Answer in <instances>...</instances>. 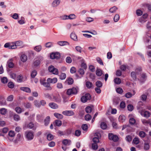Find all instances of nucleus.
I'll return each instance as SVG.
<instances>
[{"label":"nucleus","instance_id":"47","mask_svg":"<svg viewBox=\"0 0 151 151\" xmlns=\"http://www.w3.org/2000/svg\"><path fill=\"white\" fill-rule=\"evenodd\" d=\"M53 138V136L51 134H49L47 136V139L49 141L52 140Z\"/></svg>","mask_w":151,"mask_h":151},{"label":"nucleus","instance_id":"18","mask_svg":"<svg viewBox=\"0 0 151 151\" xmlns=\"http://www.w3.org/2000/svg\"><path fill=\"white\" fill-rule=\"evenodd\" d=\"M58 44L61 46H63L65 45H67L69 44L68 42L65 41H60L58 42Z\"/></svg>","mask_w":151,"mask_h":151},{"label":"nucleus","instance_id":"13","mask_svg":"<svg viewBox=\"0 0 151 151\" xmlns=\"http://www.w3.org/2000/svg\"><path fill=\"white\" fill-rule=\"evenodd\" d=\"M20 59L21 61L23 62H25L27 60V57L26 55L25 54H22L20 57Z\"/></svg>","mask_w":151,"mask_h":151},{"label":"nucleus","instance_id":"36","mask_svg":"<svg viewBox=\"0 0 151 151\" xmlns=\"http://www.w3.org/2000/svg\"><path fill=\"white\" fill-rule=\"evenodd\" d=\"M150 145L149 143L148 142H145L144 144V148L145 150H147L149 149Z\"/></svg>","mask_w":151,"mask_h":151},{"label":"nucleus","instance_id":"3","mask_svg":"<svg viewBox=\"0 0 151 151\" xmlns=\"http://www.w3.org/2000/svg\"><path fill=\"white\" fill-rule=\"evenodd\" d=\"M91 96L89 93H86L85 95L83 96L81 98V101L83 103H85L88 100H90Z\"/></svg>","mask_w":151,"mask_h":151},{"label":"nucleus","instance_id":"26","mask_svg":"<svg viewBox=\"0 0 151 151\" xmlns=\"http://www.w3.org/2000/svg\"><path fill=\"white\" fill-rule=\"evenodd\" d=\"M50 120V117L49 116H47L45 119L44 120L45 125L46 126H47L49 124Z\"/></svg>","mask_w":151,"mask_h":151},{"label":"nucleus","instance_id":"42","mask_svg":"<svg viewBox=\"0 0 151 151\" xmlns=\"http://www.w3.org/2000/svg\"><path fill=\"white\" fill-rule=\"evenodd\" d=\"M53 45V43L51 42H49L46 43L45 44V46L46 47L50 48Z\"/></svg>","mask_w":151,"mask_h":151},{"label":"nucleus","instance_id":"8","mask_svg":"<svg viewBox=\"0 0 151 151\" xmlns=\"http://www.w3.org/2000/svg\"><path fill=\"white\" fill-rule=\"evenodd\" d=\"M62 114L68 116H73L74 115V112L72 111H65L62 112Z\"/></svg>","mask_w":151,"mask_h":151},{"label":"nucleus","instance_id":"52","mask_svg":"<svg viewBox=\"0 0 151 151\" xmlns=\"http://www.w3.org/2000/svg\"><path fill=\"white\" fill-rule=\"evenodd\" d=\"M67 81L69 85H71L73 84V80L72 78H69Z\"/></svg>","mask_w":151,"mask_h":151},{"label":"nucleus","instance_id":"60","mask_svg":"<svg viewBox=\"0 0 151 151\" xmlns=\"http://www.w3.org/2000/svg\"><path fill=\"white\" fill-rule=\"evenodd\" d=\"M24 20V18L23 17H21V19L19 20L18 22L20 24H23L25 23Z\"/></svg>","mask_w":151,"mask_h":151},{"label":"nucleus","instance_id":"7","mask_svg":"<svg viewBox=\"0 0 151 151\" xmlns=\"http://www.w3.org/2000/svg\"><path fill=\"white\" fill-rule=\"evenodd\" d=\"M60 54L59 53L56 52L51 54L50 56V58L52 59H58L60 57Z\"/></svg>","mask_w":151,"mask_h":151},{"label":"nucleus","instance_id":"16","mask_svg":"<svg viewBox=\"0 0 151 151\" xmlns=\"http://www.w3.org/2000/svg\"><path fill=\"white\" fill-rule=\"evenodd\" d=\"M54 115L57 118L59 119H62L63 117V116L62 114L57 113H54Z\"/></svg>","mask_w":151,"mask_h":151},{"label":"nucleus","instance_id":"38","mask_svg":"<svg viewBox=\"0 0 151 151\" xmlns=\"http://www.w3.org/2000/svg\"><path fill=\"white\" fill-rule=\"evenodd\" d=\"M119 19V14H116L114 16V22H116Z\"/></svg>","mask_w":151,"mask_h":151},{"label":"nucleus","instance_id":"51","mask_svg":"<svg viewBox=\"0 0 151 151\" xmlns=\"http://www.w3.org/2000/svg\"><path fill=\"white\" fill-rule=\"evenodd\" d=\"M66 77V75L65 73H62L60 76V78L61 80L65 79Z\"/></svg>","mask_w":151,"mask_h":151},{"label":"nucleus","instance_id":"44","mask_svg":"<svg viewBox=\"0 0 151 151\" xmlns=\"http://www.w3.org/2000/svg\"><path fill=\"white\" fill-rule=\"evenodd\" d=\"M14 98V96L11 95L9 96L7 98L6 100L8 101H13Z\"/></svg>","mask_w":151,"mask_h":151},{"label":"nucleus","instance_id":"14","mask_svg":"<svg viewBox=\"0 0 151 151\" xmlns=\"http://www.w3.org/2000/svg\"><path fill=\"white\" fill-rule=\"evenodd\" d=\"M52 100L53 99L56 102H60V97L58 96L52 95L51 96Z\"/></svg>","mask_w":151,"mask_h":151},{"label":"nucleus","instance_id":"17","mask_svg":"<svg viewBox=\"0 0 151 151\" xmlns=\"http://www.w3.org/2000/svg\"><path fill=\"white\" fill-rule=\"evenodd\" d=\"M20 89L27 93H30L31 92L30 89L28 87H22Z\"/></svg>","mask_w":151,"mask_h":151},{"label":"nucleus","instance_id":"43","mask_svg":"<svg viewBox=\"0 0 151 151\" xmlns=\"http://www.w3.org/2000/svg\"><path fill=\"white\" fill-rule=\"evenodd\" d=\"M85 119L86 121H89L91 119V116L90 115L87 114L85 116Z\"/></svg>","mask_w":151,"mask_h":151},{"label":"nucleus","instance_id":"58","mask_svg":"<svg viewBox=\"0 0 151 151\" xmlns=\"http://www.w3.org/2000/svg\"><path fill=\"white\" fill-rule=\"evenodd\" d=\"M139 135L140 137L143 138L145 136V133L143 131H141L139 133Z\"/></svg>","mask_w":151,"mask_h":151},{"label":"nucleus","instance_id":"6","mask_svg":"<svg viewBox=\"0 0 151 151\" xmlns=\"http://www.w3.org/2000/svg\"><path fill=\"white\" fill-rule=\"evenodd\" d=\"M139 112L142 116L146 118L149 117L151 114L148 111H139Z\"/></svg>","mask_w":151,"mask_h":151},{"label":"nucleus","instance_id":"23","mask_svg":"<svg viewBox=\"0 0 151 151\" xmlns=\"http://www.w3.org/2000/svg\"><path fill=\"white\" fill-rule=\"evenodd\" d=\"M103 74L102 71L100 69L97 68L96 71V75L99 76H101Z\"/></svg>","mask_w":151,"mask_h":151},{"label":"nucleus","instance_id":"32","mask_svg":"<svg viewBox=\"0 0 151 151\" xmlns=\"http://www.w3.org/2000/svg\"><path fill=\"white\" fill-rule=\"evenodd\" d=\"M142 70L141 68L140 67H138L135 69V72L137 75H138L141 73Z\"/></svg>","mask_w":151,"mask_h":151},{"label":"nucleus","instance_id":"59","mask_svg":"<svg viewBox=\"0 0 151 151\" xmlns=\"http://www.w3.org/2000/svg\"><path fill=\"white\" fill-rule=\"evenodd\" d=\"M24 106L27 108H30L31 107L32 105L29 103H25L24 104Z\"/></svg>","mask_w":151,"mask_h":151},{"label":"nucleus","instance_id":"50","mask_svg":"<svg viewBox=\"0 0 151 151\" xmlns=\"http://www.w3.org/2000/svg\"><path fill=\"white\" fill-rule=\"evenodd\" d=\"M133 142L136 145L138 144L139 142V138L137 137L134 138L133 140Z\"/></svg>","mask_w":151,"mask_h":151},{"label":"nucleus","instance_id":"61","mask_svg":"<svg viewBox=\"0 0 151 151\" xmlns=\"http://www.w3.org/2000/svg\"><path fill=\"white\" fill-rule=\"evenodd\" d=\"M132 95V94L130 92H129L125 94V96L127 98H131Z\"/></svg>","mask_w":151,"mask_h":151},{"label":"nucleus","instance_id":"25","mask_svg":"<svg viewBox=\"0 0 151 151\" xmlns=\"http://www.w3.org/2000/svg\"><path fill=\"white\" fill-rule=\"evenodd\" d=\"M125 117L124 115H120L119 117V121L121 122H124L125 120Z\"/></svg>","mask_w":151,"mask_h":151},{"label":"nucleus","instance_id":"63","mask_svg":"<svg viewBox=\"0 0 151 151\" xmlns=\"http://www.w3.org/2000/svg\"><path fill=\"white\" fill-rule=\"evenodd\" d=\"M66 63H70L72 62V59L70 57H67L66 58Z\"/></svg>","mask_w":151,"mask_h":151},{"label":"nucleus","instance_id":"5","mask_svg":"<svg viewBox=\"0 0 151 151\" xmlns=\"http://www.w3.org/2000/svg\"><path fill=\"white\" fill-rule=\"evenodd\" d=\"M108 137L110 140H113L114 142H117L119 139V138L117 136L114 135L112 133H109Z\"/></svg>","mask_w":151,"mask_h":151},{"label":"nucleus","instance_id":"53","mask_svg":"<svg viewBox=\"0 0 151 151\" xmlns=\"http://www.w3.org/2000/svg\"><path fill=\"white\" fill-rule=\"evenodd\" d=\"M82 129L84 131H86L88 128L87 125L86 124H83L81 126Z\"/></svg>","mask_w":151,"mask_h":151},{"label":"nucleus","instance_id":"27","mask_svg":"<svg viewBox=\"0 0 151 151\" xmlns=\"http://www.w3.org/2000/svg\"><path fill=\"white\" fill-rule=\"evenodd\" d=\"M118 8L115 6H114L109 9V12L111 13H114L116 12Z\"/></svg>","mask_w":151,"mask_h":151},{"label":"nucleus","instance_id":"10","mask_svg":"<svg viewBox=\"0 0 151 151\" xmlns=\"http://www.w3.org/2000/svg\"><path fill=\"white\" fill-rule=\"evenodd\" d=\"M13 60V58H11L9 59L7 62L8 66L10 68H12L14 67V64L12 62Z\"/></svg>","mask_w":151,"mask_h":151},{"label":"nucleus","instance_id":"11","mask_svg":"<svg viewBox=\"0 0 151 151\" xmlns=\"http://www.w3.org/2000/svg\"><path fill=\"white\" fill-rule=\"evenodd\" d=\"M60 0H54L52 3V6L53 7L57 6L60 4Z\"/></svg>","mask_w":151,"mask_h":151},{"label":"nucleus","instance_id":"20","mask_svg":"<svg viewBox=\"0 0 151 151\" xmlns=\"http://www.w3.org/2000/svg\"><path fill=\"white\" fill-rule=\"evenodd\" d=\"M70 36L71 38L73 40L75 41L78 40L77 36L75 33H72L70 35Z\"/></svg>","mask_w":151,"mask_h":151},{"label":"nucleus","instance_id":"15","mask_svg":"<svg viewBox=\"0 0 151 151\" xmlns=\"http://www.w3.org/2000/svg\"><path fill=\"white\" fill-rule=\"evenodd\" d=\"M62 143L64 145L68 146L70 144L71 141L69 140L65 139L63 141Z\"/></svg>","mask_w":151,"mask_h":151},{"label":"nucleus","instance_id":"49","mask_svg":"<svg viewBox=\"0 0 151 151\" xmlns=\"http://www.w3.org/2000/svg\"><path fill=\"white\" fill-rule=\"evenodd\" d=\"M1 81L3 83H6L8 82L7 78L6 77H3L1 78Z\"/></svg>","mask_w":151,"mask_h":151},{"label":"nucleus","instance_id":"56","mask_svg":"<svg viewBox=\"0 0 151 151\" xmlns=\"http://www.w3.org/2000/svg\"><path fill=\"white\" fill-rule=\"evenodd\" d=\"M40 106H45L46 104V102L44 100H42L40 101Z\"/></svg>","mask_w":151,"mask_h":151},{"label":"nucleus","instance_id":"35","mask_svg":"<svg viewBox=\"0 0 151 151\" xmlns=\"http://www.w3.org/2000/svg\"><path fill=\"white\" fill-rule=\"evenodd\" d=\"M137 75L135 72L133 71L131 72V76L134 80L136 79Z\"/></svg>","mask_w":151,"mask_h":151},{"label":"nucleus","instance_id":"21","mask_svg":"<svg viewBox=\"0 0 151 151\" xmlns=\"http://www.w3.org/2000/svg\"><path fill=\"white\" fill-rule=\"evenodd\" d=\"M100 126L101 128L103 129H106L107 127L106 123L104 122H101Z\"/></svg>","mask_w":151,"mask_h":151},{"label":"nucleus","instance_id":"4","mask_svg":"<svg viewBox=\"0 0 151 151\" xmlns=\"http://www.w3.org/2000/svg\"><path fill=\"white\" fill-rule=\"evenodd\" d=\"M48 70L50 72L54 74L57 75L58 73V70L52 65L49 67Z\"/></svg>","mask_w":151,"mask_h":151},{"label":"nucleus","instance_id":"33","mask_svg":"<svg viewBox=\"0 0 151 151\" xmlns=\"http://www.w3.org/2000/svg\"><path fill=\"white\" fill-rule=\"evenodd\" d=\"M92 109L90 106H88L85 109V111L86 113H90L92 111Z\"/></svg>","mask_w":151,"mask_h":151},{"label":"nucleus","instance_id":"41","mask_svg":"<svg viewBox=\"0 0 151 151\" xmlns=\"http://www.w3.org/2000/svg\"><path fill=\"white\" fill-rule=\"evenodd\" d=\"M136 122L135 120L133 118H130L129 119V123L132 125L134 124Z\"/></svg>","mask_w":151,"mask_h":151},{"label":"nucleus","instance_id":"28","mask_svg":"<svg viewBox=\"0 0 151 151\" xmlns=\"http://www.w3.org/2000/svg\"><path fill=\"white\" fill-rule=\"evenodd\" d=\"M43 116L42 114H37V119L39 121H42L43 119Z\"/></svg>","mask_w":151,"mask_h":151},{"label":"nucleus","instance_id":"12","mask_svg":"<svg viewBox=\"0 0 151 151\" xmlns=\"http://www.w3.org/2000/svg\"><path fill=\"white\" fill-rule=\"evenodd\" d=\"M49 106L53 109H56L58 108V106L54 103H50L49 104Z\"/></svg>","mask_w":151,"mask_h":151},{"label":"nucleus","instance_id":"1","mask_svg":"<svg viewBox=\"0 0 151 151\" xmlns=\"http://www.w3.org/2000/svg\"><path fill=\"white\" fill-rule=\"evenodd\" d=\"M25 136L27 140H31L34 138V134L32 131H27L25 133Z\"/></svg>","mask_w":151,"mask_h":151},{"label":"nucleus","instance_id":"29","mask_svg":"<svg viewBox=\"0 0 151 151\" xmlns=\"http://www.w3.org/2000/svg\"><path fill=\"white\" fill-rule=\"evenodd\" d=\"M7 111V109L4 108H2L0 110L1 114L3 115H5L6 114Z\"/></svg>","mask_w":151,"mask_h":151},{"label":"nucleus","instance_id":"55","mask_svg":"<svg viewBox=\"0 0 151 151\" xmlns=\"http://www.w3.org/2000/svg\"><path fill=\"white\" fill-rule=\"evenodd\" d=\"M8 135L10 137H14L15 135V133L14 132L12 131H10L9 132Z\"/></svg>","mask_w":151,"mask_h":151},{"label":"nucleus","instance_id":"34","mask_svg":"<svg viewBox=\"0 0 151 151\" xmlns=\"http://www.w3.org/2000/svg\"><path fill=\"white\" fill-rule=\"evenodd\" d=\"M43 86L46 87L48 88V89L49 90H50L52 89V88L50 86V85L49 83L48 82H45Z\"/></svg>","mask_w":151,"mask_h":151},{"label":"nucleus","instance_id":"54","mask_svg":"<svg viewBox=\"0 0 151 151\" xmlns=\"http://www.w3.org/2000/svg\"><path fill=\"white\" fill-rule=\"evenodd\" d=\"M81 134V132L80 130H77L75 132V134L76 136H79Z\"/></svg>","mask_w":151,"mask_h":151},{"label":"nucleus","instance_id":"57","mask_svg":"<svg viewBox=\"0 0 151 151\" xmlns=\"http://www.w3.org/2000/svg\"><path fill=\"white\" fill-rule=\"evenodd\" d=\"M136 14L138 16H140L143 14L142 12L139 9H137L136 10Z\"/></svg>","mask_w":151,"mask_h":151},{"label":"nucleus","instance_id":"45","mask_svg":"<svg viewBox=\"0 0 151 151\" xmlns=\"http://www.w3.org/2000/svg\"><path fill=\"white\" fill-rule=\"evenodd\" d=\"M96 85L97 87L100 88L102 86V84L101 81H98L96 82Z\"/></svg>","mask_w":151,"mask_h":151},{"label":"nucleus","instance_id":"37","mask_svg":"<svg viewBox=\"0 0 151 151\" xmlns=\"http://www.w3.org/2000/svg\"><path fill=\"white\" fill-rule=\"evenodd\" d=\"M76 16L74 14H71L68 15V19H75Z\"/></svg>","mask_w":151,"mask_h":151},{"label":"nucleus","instance_id":"64","mask_svg":"<svg viewBox=\"0 0 151 151\" xmlns=\"http://www.w3.org/2000/svg\"><path fill=\"white\" fill-rule=\"evenodd\" d=\"M75 49L76 51L80 53H81L82 52V48L80 46H77L76 47Z\"/></svg>","mask_w":151,"mask_h":151},{"label":"nucleus","instance_id":"19","mask_svg":"<svg viewBox=\"0 0 151 151\" xmlns=\"http://www.w3.org/2000/svg\"><path fill=\"white\" fill-rule=\"evenodd\" d=\"M16 47L17 46H21L22 47L24 46L23 45V42L21 41H17L15 42Z\"/></svg>","mask_w":151,"mask_h":151},{"label":"nucleus","instance_id":"2","mask_svg":"<svg viewBox=\"0 0 151 151\" xmlns=\"http://www.w3.org/2000/svg\"><path fill=\"white\" fill-rule=\"evenodd\" d=\"M78 89L77 88L73 87L71 88H70L67 90L66 94L68 95H70L72 94H75L77 93Z\"/></svg>","mask_w":151,"mask_h":151},{"label":"nucleus","instance_id":"40","mask_svg":"<svg viewBox=\"0 0 151 151\" xmlns=\"http://www.w3.org/2000/svg\"><path fill=\"white\" fill-rule=\"evenodd\" d=\"M98 146L97 143H93L92 144V148L94 150H97Z\"/></svg>","mask_w":151,"mask_h":151},{"label":"nucleus","instance_id":"62","mask_svg":"<svg viewBox=\"0 0 151 151\" xmlns=\"http://www.w3.org/2000/svg\"><path fill=\"white\" fill-rule=\"evenodd\" d=\"M14 118L15 121H19L20 120V117L19 115L17 114H15L14 116Z\"/></svg>","mask_w":151,"mask_h":151},{"label":"nucleus","instance_id":"48","mask_svg":"<svg viewBox=\"0 0 151 151\" xmlns=\"http://www.w3.org/2000/svg\"><path fill=\"white\" fill-rule=\"evenodd\" d=\"M43 96L45 98H48L50 99V100H52V97L48 93H45L44 94Z\"/></svg>","mask_w":151,"mask_h":151},{"label":"nucleus","instance_id":"30","mask_svg":"<svg viewBox=\"0 0 151 151\" xmlns=\"http://www.w3.org/2000/svg\"><path fill=\"white\" fill-rule=\"evenodd\" d=\"M142 123L145 125H146L148 124H149L151 126V123L149 121L145 119H142Z\"/></svg>","mask_w":151,"mask_h":151},{"label":"nucleus","instance_id":"39","mask_svg":"<svg viewBox=\"0 0 151 151\" xmlns=\"http://www.w3.org/2000/svg\"><path fill=\"white\" fill-rule=\"evenodd\" d=\"M92 83L90 81H87L86 83V86L88 88H90L92 86Z\"/></svg>","mask_w":151,"mask_h":151},{"label":"nucleus","instance_id":"22","mask_svg":"<svg viewBox=\"0 0 151 151\" xmlns=\"http://www.w3.org/2000/svg\"><path fill=\"white\" fill-rule=\"evenodd\" d=\"M34 105L36 107L40 108L41 106L40 101L39 102L37 100H35L34 101Z\"/></svg>","mask_w":151,"mask_h":151},{"label":"nucleus","instance_id":"24","mask_svg":"<svg viewBox=\"0 0 151 151\" xmlns=\"http://www.w3.org/2000/svg\"><path fill=\"white\" fill-rule=\"evenodd\" d=\"M55 125L58 127H60L62 124V121L58 119L56 120L55 121Z\"/></svg>","mask_w":151,"mask_h":151},{"label":"nucleus","instance_id":"46","mask_svg":"<svg viewBox=\"0 0 151 151\" xmlns=\"http://www.w3.org/2000/svg\"><path fill=\"white\" fill-rule=\"evenodd\" d=\"M41 49L42 47L40 45L36 46L34 48L35 50L38 52H40Z\"/></svg>","mask_w":151,"mask_h":151},{"label":"nucleus","instance_id":"31","mask_svg":"<svg viewBox=\"0 0 151 151\" xmlns=\"http://www.w3.org/2000/svg\"><path fill=\"white\" fill-rule=\"evenodd\" d=\"M114 81L116 84H120L121 82V79L119 78H116L114 79Z\"/></svg>","mask_w":151,"mask_h":151},{"label":"nucleus","instance_id":"9","mask_svg":"<svg viewBox=\"0 0 151 151\" xmlns=\"http://www.w3.org/2000/svg\"><path fill=\"white\" fill-rule=\"evenodd\" d=\"M22 138L21 135L19 133L17 135L14 141V143L16 144L19 143L21 141Z\"/></svg>","mask_w":151,"mask_h":151}]
</instances>
